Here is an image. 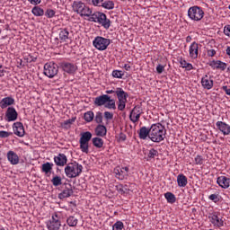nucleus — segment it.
<instances>
[{"label": "nucleus", "mask_w": 230, "mask_h": 230, "mask_svg": "<svg viewBox=\"0 0 230 230\" xmlns=\"http://www.w3.org/2000/svg\"><path fill=\"white\" fill-rule=\"evenodd\" d=\"M164 137H166V128L161 123L153 124L151 126L149 139H151L153 143H161V141H164Z\"/></svg>", "instance_id": "obj_1"}, {"label": "nucleus", "mask_w": 230, "mask_h": 230, "mask_svg": "<svg viewBox=\"0 0 230 230\" xmlns=\"http://www.w3.org/2000/svg\"><path fill=\"white\" fill-rule=\"evenodd\" d=\"M83 170L84 166L82 164L77 162H72L65 167V173L68 179H76V177H80Z\"/></svg>", "instance_id": "obj_2"}, {"label": "nucleus", "mask_w": 230, "mask_h": 230, "mask_svg": "<svg viewBox=\"0 0 230 230\" xmlns=\"http://www.w3.org/2000/svg\"><path fill=\"white\" fill-rule=\"evenodd\" d=\"M90 22H96L104 28V30H109L111 28V20L107 18V14L102 12H94L91 17L88 19Z\"/></svg>", "instance_id": "obj_3"}, {"label": "nucleus", "mask_w": 230, "mask_h": 230, "mask_svg": "<svg viewBox=\"0 0 230 230\" xmlns=\"http://www.w3.org/2000/svg\"><path fill=\"white\" fill-rule=\"evenodd\" d=\"M115 94L118 100V111H125V107H127V98H128V93L125 92L123 88L118 87L115 89Z\"/></svg>", "instance_id": "obj_4"}, {"label": "nucleus", "mask_w": 230, "mask_h": 230, "mask_svg": "<svg viewBox=\"0 0 230 230\" xmlns=\"http://www.w3.org/2000/svg\"><path fill=\"white\" fill-rule=\"evenodd\" d=\"M93 45L95 49H98L99 51H105V49H107L111 45V40L102 36H97L93 40Z\"/></svg>", "instance_id": "obj_5"}, {"label": "nucleus", "mask_w": 230, "mask_h": 230, "mask_svg": "<svg viewBox=\"0 0 230 230\" xmlns=\"http://www.w3.org/2000/svg\"><path fill=\"white\" fill-rule=\"evenodd\" d=\"M44 75L48 78H55L58 75V65L49 62L44 65Z\"/></svg>", "instance_id": "obj_6"}, {"label": "nucleus", "mask_w": 230, "mask_h": 230, "mask_svg": "<svg viewBox=\"0 0 230 230\" xmlns=\"http://www.w3.org/2000/svg\"><path fill=\"white\" fill-rule=\"evenodd\" d=\"M62 226V223L60 222V213L55 212L51 219L47 222V228L49 230H59Z\"/></svg>", "instance_id": "obj_7"}, {"label": "nucleus", "mask_w": 230, "mask_h": 230, "mask_svg": "<svg viewBox=\"0 0 230 230\" xmlns=\"http://www.w3.org/2000/svg\"><path fill=\"white\" fill-rule=\"evenodd\" d=\"M188 17L191 21H201L204 17V11L199 6H192L188 10Z\"/></svg>", "instance_id": "obj_8"}, {"label": "nucleus", "mask_w": 230, "mask_h": 230, "mask_svg": "<svg viewBox=\"0 0 230 230\" xmlns=\"http://www.w3.org/2000/svg\"><path fill=\"white\" fill-rule=\"evenodd\" d=\"M208 218L215 227H224V217H220V212L209 213Z\"/></svg>", "instance_id": "obj_9"}, {"label": "nucleus", "mask_w": 230, "mask_h": 230, "mask_svg": "<svg viewBox=\"0 0 230 230\" xmlns=\"http://www.w3.org/2000/svg\"><path fill=\"white\" fill-rule=\"evenodd\" d=\"M58 38H56V40H59L62 44L64 42H69L71 40V33L69 32V29L67 28H61L58 30Z\"/></svg>", "instance_id": "obj_10"}, {"label": "nucleus", "mask_w": 230, "mask_h": 230, "mask_svg": "<svg viewBox=\"0 0 230 230\" xmlns=\"http://www.w3.org/2000/svg\"><path fill=\"white\" fill-rule=\"evenodd\" d=\"M128 167L116 168L114 169L115 177L119 181H127L128 179Z\"/></svg>", "instance_id": "obj_11"}, {"label": "nucleus", "mask_w": 230, "mask_h": 230, "mask_svg": "<svg viewBox=\"0 0 230 230\" xmlns=\"http://www.w3.org/2000/svg\"><path fill=\"white\" fill-rule=\"evenodd\" d=\"M19 116V113H17V111L14 107H8L5 111V121H8V123L12 121H16L17 118Z\"/></svg>", "instance_id": "obj_12"}, {"label": "nucleus", "mask_w": 230, "mask_h": 230, "mask_svg": "<svg viewBox=\"0 0 230 230\" xmlns=\"http://www.w3.org/2000/svg\"><path fill=\"white\" fill-rule=\"evenodd\" d=\"M141 114H143L141 107L135 106L129 114L130 121H132V123H137V121H139V118H141Z\"/></svg>", "instance_id": "obj_13"}, {"label": "nucleus", "mask_w": 230, "mask_h": 230, "mask_svg": "<svg viewBox=\"0 0 230 230\" xmlns=\"http://www.w3.org/2000/svg\"><path fill=\"white\" fill-rule=\"evenodd\" d=\"M61 67L65 73H67V75H75L76 69H78L76 64L69 62L61 63Z\"/></svg>", "instance_id": "obj_14"}, {"label": "nucleus", "mask_w": 230, "mask_h": 230, "mask_svg": "<svg viewBox=\"0 0 230 230\" xmlns=\"http://www.w3.org/2000/svg\"><path fill=\"white\" fill-rule=\"evenodd\" d=\"M13 134H15V136H18V137H24V135L26 134L22 122H14L13 124Z\"/></svg>", "instance_id": "obj_15"}, {"label": "nucleus", "mask_w": 230, "mask_h": 230, "mask_svg": "<svg viewBox=\"0 0 230 230\" xmlns=\"http://www.w3.org/2000/svg\"><path fill=\"white\" fill-rule=\"evenodd\" d=\"M213 85H215V82L213 81V78L211 76L205 75L201 78V86L203 89H207V91H209L213 89Z\"/></svg>", "instance_id": "obj_16"}, {"label": "nucleus", "mask_w": 230, "mask_h": 230, "mask_svg": "<svg viewBox=\"0 0 230 230\" xmlns=\"http://www.w3.org/2000/svg\"><path fill=\"white\" fill-rule=\"evenodd\" d=\"M189 55L192 60L199 58V43L194 41L190 44L189 47Z\"/></svg>", "instance_id": "obj_17"}, {"label": "nucleus", "mask_w": 230, "mask_h": 230, "mask_svg": "<svg viewBox=\"0 0 230 230\" xmlns=\"http://www.w3.org/2000/svg\"><path fill=\"white\" fill-rule=\"evenodd\" d=\"M109 94H102L100 96L95 97L93 103L95 107H103L105 106L107 102L109 101Z\"/></svg>", "instance_id": "obj_18"}, {"label": "nucleus", "mask_w": 230, "mask_h": 230, "mask_svg": "<svg viewBox=\"0 0 230 230\" xmlns=\"http://www.w3.org/2000/svg\"><path fill=\"white\" fill-rule=\"evenodd\" d=\"M56 166H66L67 164V156L65 154L59 153L54 157Z\"/></svg>", "instance_id": "obj_19"}, {"label": "nucleus", "mask_w": 230, "mask_h": 230, "mask_svg": "<svg viewBox=\"0 0 230 230\" xmlns=\"http://www.w3.org/2000/svg\"><path fill=\"white\" fill-rule=\"evenodd\" d=\"M73 193V187L71 186V184H67L66 187L62 190V192L58 194V199L60 200H64V199H69V197H71Z\"/></svg>", "instance_id": "obj_20"}, {"label": "nucleus", "mask_w": 230, "mask_h": 230, "mask_svg": "<svg viewBox=\"0 0 230 230\" xmlns=\"http://www.w3.org/2000/svg\"><path fill=\"white\" fill-rule=\"evenodd\" d=\"M216 126L217 127L218 130L222 132L224 136H229L230 134V126L229 124L223 122V121H217L216 123Z\"/></svg>", "instance_id": "obj_21"}, {"label": "nucleus", "mask_w": 230, "mask_h": 230, "mask_svg": "<svg viewBox=\"0 0 230 230\" xmlns=\"http://www.w3.org/2000/svg\"><path fill=\"white\" fill-rule=\"evenodd\" d=\"M217 183L220 188H223V190H227L230 186V179L226 176H219L217 177Z\"/></svg>", "instance_id": "obj_22"}, {"label": "nucleus", "mask_w": 230, "mask_h": 230, "mask_svg": "<svg viewBox=\"0 0 230 230\" xmlns=\"http://www.w3.org/2000/svg\"><path fill=\"white\" fill-rule=\"evenodd\" d=\"M209 66L212 69H221V71H226V69H227V64L220 60H213L209 63Z\"/></svg>", "instance_id": "obj_23"}, {"label": "nucleus", "mask_w": 230, "mask_h": 230, "mask_svg": "<svg viewBox=\"0 0 230 230\" xmlns=\"http://www.w3.org/2000/svg\"><path fill=\"white\" fill-rule=\"evenodd\" d=\"M7 161L13 165L19 164V155L13 151H9L7 153Z\"/></svg>", "instance_id": "obj_24"}, {"label": "nucleus", "mask_w": 230, "mask_h": 230, "mask_svg": "<svg viewBox=\"0 0 230 230\" xmlns=\"http://www.w3.org/2000/svg\"><path fill=\"white\" fill-rule=\"evenodd\" d=\"M14 103H15V99H13V97H5L0 101V107L1 109H6L11 105H14Z\"/></svg>", "instance_id": "obj_25"}, {"label": "nucleus", "mask_w": 230, "mask_h": 230, "mask_svg": "<svg viewBox=\"0 0 230 230\" xmlns=\"http://www.w3.org/2000/svg\"><path fill=\"white\" fill-rule=\"evenodd\" d=\"M150 136H151V128H148L145 126L140 128L138 131V137L140 139H146V137H150Z\"/></svg>", "instance_id": "obj_26"}, {"label": "nucleus", "mask_w": 230, "mask_h": 230, "mask_svg": "<svg viewBox=\"0 0 230 230\" xmlns=\"http://www.w3.org/2000/svg\"><path fill=\"white\" fill-rule=\"evenodd\" d=\"M53 163L47 162L41 165V172L49 177L53 172Z\"/></svg>", "instance_id": "obj_27"}, {"label": "nucleus", "mask_w": 230, "mask_h": 230, "mask_svg": "<svg viewBox=\"0 0 230 230\" xmlns=\"http://www.w3.org/2000/svg\"><path fill=\"white\" fill-rule=\"evenodd\" d=\"M85 4L80 1H74L72 4L73 11L80 15L81 12L84 10Z\"/></svg>", "instance_id": "obj_28"}, {"label": "nucleus", "mask_w": 230, "mask_h": 230, "mask_svg": "<svg viewBox=\"0 0 230 230\" xmlns=\"http://www.w3.org/2000/svg\"><path fill=\"white\" fill-rule=\"evenodd\" d=\"M177 183L179 188H186L188 186V178L186 175L181 173L177 176Z\"/></svg>", "instance_id": "obj_29"}, {"label": "nucleus", "mask_w": 230, "mask_h": 230, "mask_svg": "<svg viewBox=\"0 0 230 230\" xmlns=\"http://www.w3.org/2000/svg\"><path fill=\"white\" fill-rule=\"evenodd\" d=\"M95 134L100 137L107 136V128L104 125L99 124L95 128Z\"/></svg>", "instance_id": "obj_30"}, {"label": "nucleus", "mask_w": 230, "mask_h": 230, "mask_svg": "<svg viewBox=\"0 0 230 230\" xmlns=\"http://www.w3.org/2000/svg\"><path fill=\"white\" fill-rule=\"evenodd\" d=\"M93 137V134L89 131L84 132L81 134V137L79 139V141L83 142V143H89V141H91Z\"/></svg>", "instance_id": "obj_31"}, {"label": "nucleus", "mask_w": 230, "mask_h": 230, "mask_svg": "<svg viewBox=\"0 0 230 230\" xmlns=\"http://www.w3.org/2000/svg\"><path fill=\"white\" fill-rule=\"evenodd\" d=\"M79 15L81 17H89L90 19L91 15H93V9L89 8V6L84 5Z\"/></svg>", "instance_id": "obj_32"}, {"label": "nucleus", "mask_w": 230, "mask_h": 230, "mask_svg": "<svg viewBox=\"0 0 230 230\" xmlns=\"http://www.w3.org/2000/svg\"><path fill=\"white\" fill-rule=\"evenodd\" d=\"M164 198L166 199L168 204H175V202H177V198L175 197V194L172 192L164 193Z\"/></svg>", "instance_id": "obj_33"}, {"label": "nucleus", "mask_w": 230, "mask_h": 230, "mask_svg": "<svg viewBox=\"0 0 230 230\" xmlns=\"http://www.w3.org/2000/svg\"><path fill=\"white\" fill-rule=\"evenodd\" d=\"M104 107L111 111H116V101L114 99H111V96H110Z\"/></svg>", "instance_id": "obj_34"}, {"label": "nucleus", "mask_w": 230, "mask_h": 230, "mask_svg": "<svg viewBox=\"0 0 230 230\" xmlns=\"http://www.w3.org/2000/svg\"><path fill=\"white\" fill-rule=\"evenodd\" d=\"M66 224L67 226H69V227H76V226L78 225V219L74 216H70L66 219Z\"/></svg>", "instance_id": "obj_35"}, {"label": "nucleus", "mask_w": 230, "mask_h": 230, "mask_svg": "<svg viewBox=\"0 0 230 230\" xmlns=\"http://www.w3.org/2000/svg\"><path fill=\"white\" fill-rule=\"evenodd\" d=\"M92 143L95 148H102L103 147V140L98 137H93L92 139Z\"/></svg>", "instance_id": "obj_36"}, {"label": "nucleus", "mask_w": 230, "mask_h": 230, "mask_svg": "<svg viewBox=\"0 0 230 230\" xmlns=\"http://www.w3.org/2000/svg\"><path fill=\"white\" fill-rule=\"evenodd\" d=\"M31 13L33 15H35V17H42V15H44V9L40 8V6H34Z\"/></svg>", "instance_id": "obj_37"}, {"label": "nucleus", "mask_w": 230, "mask_h": 230, "mask_svg": "<svg viewBox=\"0 0 230 230\" xmlns=\"http://www.w3.org/2000/svg\"><path fill=\"white\" fill-rule=\"evenodd\" d=\"M180 66L183 69H186V71H191V69H193V65H191L190 63L186 62L185 59H181L180 60Z\"/></svg>", "instance_id": "obj_38"}, {"label": "nucleus", "mask_w": 230, "mask_h": 230, "mask_svg": "<svg viewBox=\"0 0 230 230\" xmlns=\"http://www.w3.org/2000/svg\"><path fill=\"white\" fill-rule=\"evenodd\" d=\"M101 6H102V8H105V10H114V2L107 0L102 3Z\"/></svg>", "instance_id": "obj_39"}, {"label": "nucleus", "mask_w": 230, "mask_h": 230, "mask_svg": "<svg viewBox=\"0 0 230 230\" xmlns=\"http://www.w3.org/2000/svg\"><path fill=\"white\" fill-rule=\"evenodd\" d=\"M84 120H85L87 123H91V121H93V119H94V112L92 111H86V112L84 114Z\"/></svg>", "instance_id": "obj_40"}, {"label": "nucleus", "mask_w": 230, "mask_h": 230, "mask_svg": "<svg viewBox=\"0 0 230 230\" xmlns=\"http://www.w3.org/2000/svg\"><path fill=\"white\" fill-rule=\"evenodd\" d=\"M80 150L83 154H89V143L79 141Z\"/></svg>", "instance_id": "obj_41"}, {"label": "nucleus", "mask_w": 230, "mask_h": 230, "mask_svg": "<svg viewBox=\"0 0 230 230\" xmlns=\"http://www.w3.org/2000/svg\"><path fill=\"white\" fill-rule=\"evenodd\" d=\"M51 182L53 186H61L62 184V178L58 175H56L52 178Z\"/></svg>", "instance_id": "obj_42"}, {"label": "nucleus", "mask_w": 230, "mask_h": 230, "mask_svg": "<svg viewBox=\"0 0 230 230\" xmlns=\"http://www.w3.org/2000/svg\"><path fill=\"white\" fill-rule=\"evenodd\" d=\"M157 155H159V152L154 148L149 150V153L147 155L149 159H155V157H157Z\"/></svg>", "instance_id": "obj_43"}, {"label": "nucleus", "mask_w": 230, "mask_h": 230, "mask_svg": "<svg viewBox=\"0 0 230 230\" xmlns=\"http://www.w3.org/2000/svg\"><path fill=\"white\" fill-rule=\"evenodd\" d=\"M124 75H125V73H123V71H121V70H113L112 71L113 78H123Z\"/></svg>", "instance_id": "obj_44"}, {"label": "nucleus", "mask_w": 230, "mask_h": 230, "mask_svg": "<svg viewBox=\"0 0 230 230\" xmlns=\"http://www.w3.org/2000/svg\"><path fill=\"white\" fill-rule=\"evenodd\" d=\"M125 227V226L123 225V222L121 221H117L113 226H112V230H123V228Z\"/></svg>", "instance_id": "obj_45"}, {"label": "nucleus", "mask_w": 230, "mask_h": 230, "mask_svg": "<svg viewBox=\"0 0 230 230\" xmlns=\"http://www.w3.org/2000/svg\"><path fill=\"white\" fill-rule=\"evenodd\" d=\"M95 121L100 125L101 123H103V114L102 111H98L94 118Z\"/></svg>", "instance_id": "obj_46"}, {"label": "nucleus", "mask_w": 230, "mask_h": 230, "mask_svg": "<svg viewBox=\"0 0 230 230\" xmlns=\"http://www.w3.org/2000/svg\"><path fill=\"white\" fill-rule=\"evenodd\" d=\"M87 4H93V6H100V3H103V0H84Z\"/></svg>", "instance_id": "obj_47"}, {"label": "nucleus", "mask_w": 230, "mask_h": 230, "mask_svg": "<svg viewBox=\"0 0 230 230\" xmlns=\"http://www.w3.org/2000/svg\"><path fill=\"white\" fill-rule=\"evenodd\" d=\"M10 136H13V132L4 131V130H1L0 131V137H2L3 139H4L6 137H10Z\"/></svg>", "instance_id": "obj_48"}, {"label": "nucleus", "mask_w": 230, "mask_h": 230, "mask_svg": "<svg viewBox=\"0 0 230 230\" xmlns=\"http://www.w3.org/2000/svg\"><path fill=\"white\" fill-rule=\"evenodd\" d=\"M194 162L195 164L200 165V164H204V158L198 155L195 158H194Z\"/></svg>", "instance_id": "obj_49"}, {"label": "nucleus", "mask_w": 230, "mask_h": 230, "mask_svg": "<svg viewBox=\"0 0 230 230\" xmlns=\"http://www.w3.org/2000/svg\"><path fill=\"white\" fill-rule=\"evenodd\" d=\"M46 17L49 19H53L55 17V10L53 9H48L45 13Z\"/></svg>", "instance_id": "obj_50"}, {"label": "nucleus", "mask_w": 230, "mask_h": 230, "mask_svg": "<svg viewBox=\"0 0 230 230\" xmlns=\"http://www.w3.org/2000/svg\"><path fill=\"white\" fill-rule=\"evenodd\" d=\"M114 118V113L111 111H105L104 112V119L106 121H111Z\"/></svg>", "instance_id": "obj_51"}, {"label": "nucleus", "mask_w": 230, "mask_h": 230, "mask_svg": "<svg viewBox=\"0 0 230 230\" xmlns=\"http://www.w3.org/2000/svg\"><path fill=\"white\" fill-rule=\"evenodd\" d=\"M115 189L118 190V192L120 194V195H125L126 193V190L125 189L123 188V185L122 184H118L115 186Z\"/></svg>", "instance_id": "obj_52"}, {"label": "nucleus", "mask_w": 230, "mask_h": 230, "mask_svg": "<svg viewBox=\"0 0 230 230\" xmlns=\"http://www.w3.org/2000/svg\"><path fill=\"white\" fill-rule=\"evenodd\" d=\"M25 60H27V62L31 63V62H36L37 61V57L31 56V54H29Z\"/></svg>", "instance_id": "obj_53"}, {"label": "nucleus", "mask_w": 230, "mask_h": 230, "mask_svg": "<svg viewBox=\"0 0 230 230\" xmlns=\"http://www.w3.org/2000/svg\"><path fill=\"white\" fill-rule=\"evenodd\" d=\"M164 71V66L159 64L156 66V73H158V75H163V72Z\"/></svg>", "instance_id": "obj_54"}, {"label": "nucleus", "mask_w": 230, "mask_h": 230, "mask_svg": "<svg viewBox=\"0 0 230 230\" xmlns=\"http://www.w3.org/2000/svg\"><path fill=\"white\" fill-rule=\"evenodd\" d=\"M209 200H212L213 202H218V195L217 194H211L208 196Z\"/></svg>", "instance_id": "obj_55"}, {"label": "nucleus", "mask_w": 230, "mask_h": 230, "mask_svg": "<svg viewBox=\"0 0 230 230\" xmlns=\"http://www.w3.org/2000/svg\"><path fill=\"white\" fill-rule=\"evenodd\" d=\"M224 33L226 37H230V25H226L224 28Z\"/></svg>", "instance_id": "obj_56"}, {"label": "nucleus", "mask_w": 230, "mask_h": 230, "mask_svg": "<svg viewBox=\"0 0 230 230\" xmlns=\"http://www.w3.org/2000/svg\"><path fill=\"white\" fill-rule=\"evenodd\" d=\"M208 57H215L217 55V50L215 49H208L207 52Z\"/></svg>", "instance_id": "obj_57"}, {"label": "nucleus", "mask_w": 230, "mask_h": 230, "mask_svg": "<svg viewBox=\"0 0 230 230\" xmlns=\"http://www.w3.org/2000/svg\"><path fill=\"white\" fill-rule=\"evenodd\" d=\"M29 3H31V4H34L35 6H37V4H40L41 0H28Z\"/></svg>", "instance_id": "obj_58"}, {"label": "nucleus", "mask_w": 230, "mask_h": 230, "mask_svg": "<svg viewBox=\"0 0 230 230\" xmlns=\"http://www.w3.org/2000/svg\"><path fill=\"white\" fill-rule=\"evenodd\" d=\"M119 141H127V135L120 133L119 136Z\"/></svg>", "instance_id": "obj_59"}, {"label": "nucleus", "mask_w": 230, "mask_h": 230, "mask_svg": "<svg viewBox=\"0 0 230 230\" xmlns=\"http://www.w3.org/2000/svg\"><path fill=\"white\" fill-rule=\"evenodd\" d=\"M123 67L125 68L126 71H130V69H131V66H130V65H128V64H125V65L123 66Z\"/></svg>", "instance_id": "obj_60"}, {"label": "nucleus", "mask_w": 230, "mask_h": 230, "mask_svg": "<svg viewBox=\"0 0 230 230\" xmlns=\"http://www.w3.org/2000/svg\"><path fill=\"white\" fill-rule=\"evenodd\" d=\"M116 93V90H107L106 94H114Z\"/></svg>", "instance_id": "obj_61"}, {"label": "nucleus", "mask_w": 230, "mask_h": 230, "mask_svg": "<svg viewBox=\"0 0 230 230\" xmlns=\"http://www.w3.org/2000/svg\"><path fill=\"white\" fill-rule=\"evenodd\" d=\"M4 71L3 70V66L0 65V76H4Z\"/></svg>", "instance_id": "obj_62"}, {"label": "nucleus", "mask_w": 230, "mask_h": 230, "mask_svg": "<svg viewBox=\"0 0 230 230\" xmlns=\"http://www.w3.org/2000/svg\"><path fill=\"white\" fill-rule=\"evenodd\" d=\"M73 121H75V119H67V120L65 122V125H71V123H73Z\"/></svg>", "instance_id": "obj_63"}, {"label": "nucleus", "mask_w": 230, "mask_h": 230, "mask_svg": "<svg viewBox=\"0 0 230 230\" xmlns=\"http://www.w3.org/2000/svg\"><path fill=\"white\" fill-rule=\"evenodd\" d=\"M191 40V36H188L187 38H186V42H190Z\"/></svg>", "instance_id": "obj_64"}]
</instances>
